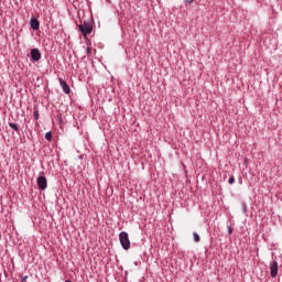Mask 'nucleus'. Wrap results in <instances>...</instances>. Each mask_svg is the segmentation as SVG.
Instances as JSON below:
<instances>
[{
	"mask_svg": "<svg viewBox=\"0 0 282 282\" xmlns=\"http://www.w3.org/2000/svg\"><path fill=\"white\" fill-rule=\"evenodd\" d=\"M119 241L123 250H129V248H131V241L129 240V234H127V231L119 234Z\"/></svg>",
	"mask_w": 282,
	"mask_h": 282,
	"instance_id": "obj_1",
	"label": "nucleus"
},
{
	"mask_svg": "<svg viewBox=\"0 0 282 282\" xmlns=\"http://www.w3.org/2000/svg\"><path fill=\"white\" fill-rule=\"evenodd\" d=\"M78 29L84 36H87V34L93 32L94 26L89 22L85 21L83 24H78Z\"/></svg>",
	"mask_w": 282,
	"mask_h": 282,
	"instance_id": "obj_2",
	"label": "nucleus"
},
{
	"mask_svg": "<svg viewBox=\"0 0 282 282\" xmlns=\"http://www.w3.org/2000/svg\"><path fill=\"white\" fill-rule=\"evenodd\" d=\"M37 186L41 191H45L47 188V178L45 176L37 177Z\"/></svg>",
	"mask_w": 282,
	"mask_h": 282,
	"instance_id": "obj_3",
	"label": "nucleus"
},
{
	"mask_svg": "<svg viewBox=\"0 0 282 282\" xmlns=\"http://www.w3.org/2000/svg\"><path fill=\"white\" fill-rule=\"evenodd\" d=\"M270 274L274 279L279 274V263L273 261L270 265Z\"/></svg>",
	"mask_w": 282,
	"mask_h": 282,
	"instance_id": "obj_4",
	"label": "nucleus"
},
{
	"mask_svg": "<svg viewBox=\"0 0 282 282\" xmlns=\"http://www.w3.org/2000/svg\"><path fill=\"white\" fill-rule=\"evenodd\" d=\"M59 85L64 91V94H70L72 89H69V85H67V82H65L63 78H59Z\"/></svg>",
	"mask_w": 282,
	"mask_h": 282,
	"instance_id": "obj_5",
	"label": "nucleus"
},
{
	"mask_svg": "<svg viewBox=\"0 0 282 282\" xmlns=\"http://www.w3.org/2000/svg\"><path fill=\"white\" fill-rule=\"evenodd\" d=\"M31 58L32 61L39 62L41 58V51H39V48L31 50Z\"/></svg>",
	"mask_w": 282,
	"mask_h": 282,
	"instance_id": "obj_6",
	"label": "nucleus"
},
{
	"mask_svg": "<svg viewBox=\"0 0 282 282\" xmlns=\"http://www.w3.org/2000/svg\"><path fill=\"white\" fill-rule=\"evenodd\" d=\"M30 25H31L32 30H39V28H41V22H39V20H36V18H32L30 21Z\"/></svg>",
	"mask_w": 282,
	"mask_h": 282,
	"instance_id": "obj_7",
	"label": "nucleus"
},
{
	"mask_svg": "<svg viewBox=\"0 0 282 282\" xmlns=\"http://www.w3.org/2000/svg\"><path fill=\"white\" fill-rule=\"evenodd\" d=\"M193 237H194V241H195L196 243H199V241H200V239H202V238H199V234H198V232H193Z\"/></svg>",
	"mask_w": 282,
	"mask_h": 282,
	"instance_id": "obj_8",
	"label": "nucleus"
},
{
	"mask_svg": "<svg viewBox=\"0 0 282 282\" xmlns=\"http://www.w3.org/2000/svg\"><path fill=\"white\" fill-rule=\"evenodd\" d=\"M9 127L13 129V131H19V126L17 123H9Z\"/></svg>",
	"mask_w": 282,
	"mask_h": 282,
	"instance_id": "obj_9",
	"label": "nucleus"
},
{
	"mask_svg": "<svg viewBox=\"0 0 282 282\" xmlns=\"http://www.w3.org/2000/svg\"><path fill=\"white\" fill-rule=\"evenodd\" d=\"M45 140H47L48 142H52V132L45 133Z\"/></svg>",
	"mask_w": 282,
	"mask_h": 282,
	"instance_id": "obj_10",
	"label": "nucleus"
},
{
	"mask_svg": "<svg viewBox=\"0 0 282 282\" xmlns=\"http://www.w3.org/2000/svg\"><path fill=\"white\" fill-rule=\"evenodd\" d=\"M228 182H229V184H235V178H234V176L229 177Z\"/></svg>",
	"mask_w": 282,
	"mask_h": 282,
	"instance_id": "obj_11",
	"label": "nucleus"
},
{
	"mask_svg": "<svg viewBox=\"0 0 282 282\" xmlns=\"http://www.w3.org/2000/svg\"><path fill=\"white\" fill-rule=\"evenodd\" d=\"M34 118H35V120H39V112L37 111L34 112Z\"/></svg>",
	"mask_w": 282,
	"mask_h": 282,
	"instance_id": "obj_12",
	"label": "nucleus"
},
{
	"mask_svg": "<svg viewBox=\"0 0 282 282\" xmlns=\"http://www.w3.org/2000/svg\"><path fill=\"white\" fill-rule=\"evenodd\" d=\"M87 54H91V47L86 48Z\"/></svg>",
	"mask_w": 282,
	"mask_h": 282,
	"instance_id": "obj_13",
	"label": "nucleus"
},
{
	"mask_svg": "<svg viewBox=\"0 0 282 282\" xmlns=\"http://www.w3.org/2000/svg\"><path fill=\"white\" fill-rule=\"evenodd\" d=\"M21 282H28V275H25L24 278H22Z\"/></svg>",
	"mask_w": 282,
	"mask_h": 282,
	"instance_id": "obj_14",
	"label": "nucleus"
},
{
	"mask_svg": "<svg viewBox=\"0 0 282 282\" xmlns=\"http://www.w3.org/2000/svg\"><path fill=\"white\" fill-rule=\"evenodd\" d=\"M195 0H185V3H193Z\"/></svg>",
	"mask_w": 282,
	"mask_h": 282,
	"instance_id": "obj_15",
	"label": "nucleus"
},
{
	"mask_svg": "<svg viewBox=\"0 0 282 282\" xmlns=\"http://www.w3.org/2000/svg\"><path fill=\"white\" fill-rule=\"evenodd\" d=\"M229 234H232V229H229Z\"/></svg>",
	"mask_w": 282,
	"mask_h": 282,
	"instance_id": "obj_16",
	"label": "nucleus"
},
{
	"mask_svg": "<svg viewBox=\"0 0 282 282\" xmlns=\"http://www.w3.org/2000/svg\"><path fill=\"white\" fill-rule=\"evenodd\" d=\"M243 208H246V204H243Z\"/></svg>",
	"mask_w": 282,
	"mask_h": 282,
	"instance_id": "obj_17",
	"label": "nucleus"
}]
</instances>
